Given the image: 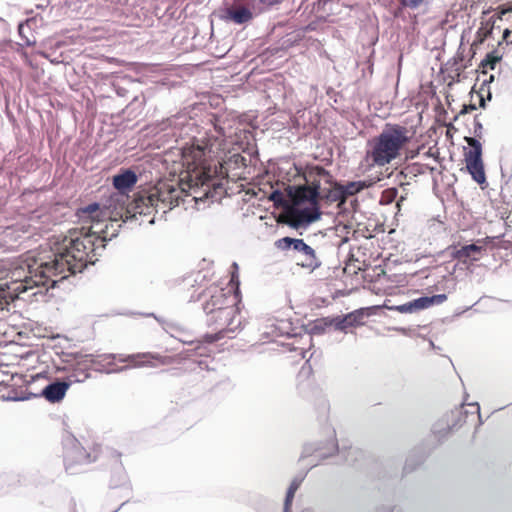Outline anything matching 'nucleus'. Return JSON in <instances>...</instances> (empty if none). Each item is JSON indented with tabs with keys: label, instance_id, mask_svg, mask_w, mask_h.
<instances>
[{
	"label": "nucleus",
	"instance_id": "obj_34",
	"mask_svg": "<svg viewBox=\"0 0 512 512\" xmlns=\"http://www.w3.org/2000/svg\"><path fill=\"white\" fill-rule=\"evenodd\" d=\"M492 28H493V27H491V28H490V30H488V31L484 34V36H485V37H487V35L491 33Z\"/></svg>",
	"mask_w": 512,
	"mask_h": 512
},
{
	"label": "nucleus",
	"instance_id": "obj_3",
	"mask_svg": "<svg viewBox=\"0 0 512 512\" xmlns=\"http://www.w3.org/2000/svg\"><path fill=\"white\" fill-rule=\"evenodd\" d=\"M52 251L53 258L41 261L36 268L27 264L26 268L19 266L11 272L10 281L0 285V312L8 311L9 305L16 299L29 300L39 294L44 295L59 280L68 277V269H56L55 262H59V259L55 247Z\"/></svg>",
	"mask_w": 512,
	"mask_h": 512
},
{
	"label": "nucleus",
	"instance_id": "obj_33",
	"mask_svg": "<svg viewBox=\"0 0 512 512\" xmlns=\"http://www.w3.org/2000/svg\"><path fill=\"white\" fill-rule=\"evenodd\" d=\"M23 29H24V24H19V26H18V32H19V34H20V35L24 34Z\"/></svg>",
	"mask_w": 512,
	"mask_h": 512
},
{
	"label": "nucleus",
	"instance_id": "obj_35",
	"mask_svg": "<svg viewBox=\"0 0 512 512\" xmlns=\"http://www.w3.org/2000/svg\"><path fill=\"white\" fill-rule=\"evenodd\" d=\"M510 16H511V15H506V16L503 18V20H509Z\"/></svg>",
	"mask_w": 512,
	"mask_h": 512
},
{
	"label": "nucleus",
	"instance_id": "obj_25",
	"mask_svg": "<svg viewBox=\"0 0 512 512\" xmlns=\"http://www.w3.org/2000/svg\"><path fill=\"white\" fill-rule=\"evenodd\" d=\"M396 196H397V189H396V188L386 189V190L382 193V197H381L380 202H381L382 204H389V203H391L392 201H394V199L396 198Z\"/></svg>",
	"mask_w": 512,
	"mask_h": 512
},
{
	"label": "nucleus",
	"instance_id": "obj_1",
	"mask_svg": "<svg viewBox=\"0 0 512 512\" xmlns=\"http://www.w3.org/2000/svg\"><path fill=\"white\" fill-rule=\"evenodd\" d=\"M217 135L208 134L198 144L184 147L181 153L179 180H161L154 186L140 190L129 211L133 216H151L161 211L165 214L177 206L187 190L201 187H215L221 154L226 150V140L222 131L215 128Z\"/></svg>",
	"mask_w": 512,
	"mask_h": 512
},
{
	"label": "nucleus",
	"instance_id": "obj_28",
	"mask_svg": "<svg viewBox=\"0 0 512 512\" xmlns=\"http://www.w3.org/2000/svg\"><path fill=\"white\" fill-rule=\"evenodd\" d=\"M511 14H512V7L499 6L497 8V18L501 21L503 20V18L506 15H511Z\"/></svg>",
	"mask_w": 512,
	"mask_h": 512
},
{
	"label": "nucleus",
	"instance_id": "obj_22",
	"mask_svg": "<svg viewBox=\"0 0 512 512\" xmlns=\"http://www.w3.org/2000/svg\"><path fill=\"white\" fill-rule=\"evenodd\" d=\"M301 480L294 479L287 491L286 498H285V504H284V512H289L291 504L293 502L294 496L298 488L300 487Z\"/></svg>",
	"mask_w": 512,
	"mask_h": 512
},
{
	"label": "nucleus",
	"instance_id": "obj_30",
	"mask_svg": "<svg viewBox=\"0 0 512 512\" xmlns=\"http://www.w3.org/2000/svg\"><path fill=\"white\" fill-rule=\"evenodd\" d=\"M230 285L232 288H235V291H238L239 288V278L237 271L233 272L230 279Z\"/></svg>",
	"mask_w": 512,
	"mask_h": 512
},
{
	"label": "nucleus",
	"instance_id": "obj_38",
	"mask_svg": "<svg viewBox=\"0 0 512 512\" xmlns=\"http://www.w3.org/2000/svg\"><path fill=\"white\" fill-rule=\"evenodd\" d=\"M233 267L237 270L238 266L236 263L233 264Z\"/></svg>",
	"mask_w": 512,
	"mask_h": 512
},
{
	"label": "nucleus",
	"instance_id": "obj_19",
	"mask_svg": "<svg viewBox=\"0 0 512 512\" xmlns=\"http://www.w3.org/2000/svg\"><path fill=\"white\" fill-rule=\"evenodd\" d=\"M467 412L463 406L457 407L447 415V424L450 431L461 428L467 421Z\"/></svg>",
	"mask_w": 512,
	"mask_h": 512
},
{
	"label": "nucleus",
	"instance_id": "obj_32",
	"mask_svg": "<svg viewBox=\"0 0 512 512\" xmlns=\"http://www.w3.org/2000/svg\"><path fill=\"white\" fill-rule=\"evenodd\" d=\"M476 107L474 105H469V106H466L464 105L463 106V109L460 111V114H465V113H468L469 111H472L474 110Z\"/></svg>",
	"mask_w": 512,
	"mask_h": 512
},
{
	"label": "nucleus",
	"instance_id": "obj_5",
	"mask_svg": "<svg viewBox=\"0 0 512 512\" xmlns=\"http://www.w3.org/2000/svg\"><path fill=\"white\" fill-rule=\"evenodd\" d=\"M466 142L470 146V149L464 153L466 168L474 181L483 184L486 181V175L482 160V145L473 137H467Z\"/></svg>",
	"mask_w": 512,
	"mask_h": 512
},
{
	"label": "nucleus",
	"instance_id": "obj_6",
	"mask_svg": "<svg viewBox=\"0 0 512 512\" xmlns=\"http://www.w3.org/2000/svg\"><path fill=\"white\" fill-rule=\"evenodd\" d=\"M276 247L280 250H288L293 248L296 251H304V259L297 262L303 268L315 269L319 266L318 258L312 247L307 245L303 239H295L291 237H284L276 241Z\"/></svg>",
	"mask_w": 512,
	"mask_h": 512
},
{
	"label": "nucleus",
	"instance_id": "obj_8",
	"mask_svg": "<svg viewBox=\"0 0 512 512\" xmlns=\"http://www.w3.org/2000/svg\"><path fill=\"white\" fill-rule=\"evenodd\" d=\"M110 358H112L114 361L118 360L120 362H126L127 367H141V366H147V365H155L156 363L159 364H166L167 357L159 356V355H153L150 353H138V354H131L124 357L123 355H119L118 357L116 355H111Z\"/></svg>",
	"mask_w": 512,
	"mask_h": 512
},
{
	"label": "nucleus",
	"instance_id": "obj_12",
	"mask_svg": "<svg viewBox=\"0 0 512 512\" xmlns=\"http://www.w3.org/2000/svg\"><path fill=\"white\" fill-rule=\"evenodd\" d=\"M330 174L322 167L315 166L304 172L305 186L315 188L316 197L321 195V182H329Z\"/></svg>",
	"mask_w": 512,
	"mask_h": 512
},
{
	"label": "nucleus",
	"instance_id": "obj_27",
	"mask_svg": "<svg viewBox=\"0 0 512 512\" xmlns=\"http://www.w3.org/2000/svg\"><path fill=\"white\" fill-rule=\"evenodd\" d=\"M426 0H400L404 7L415 9L422 5Z\"/></svg>",
	"mask_w": 512,
	"mask_h": 512
},
{
	"label": "nucleus",
	"instance_id": "obj_13",
	"mask_svg": "<svg viewBox=\"0 0 512 512\" xmlns=\"http://www.w3.org/2000/svg\"><path fill=\"white\" fill-rule=\"evenodd\" d=\"M229 298L223 289H217L213 294H211L210 299H208L204 305L203 309L206 314H212L214 312H224L226 310H233L232 305L228 304Z\"/></svg>",
	"mask_w": 512,
	"mask_h": 512
},
{
	"label": "nucleus",
	"instance_id": "obj_31",
	"mask_svg": "<svg viewBox=\"0 0 512 512\" xmlns=\"http://www.w3.org/2000/svg\"><path fill=\"white\" fill-rule=\"evenodd\" d=\"M121 315L126 316V317H133V316L153 317V318L157 319V316L154 313L121 314Z\"/></svg>",
	"mask_w": 512,
	"mask_h": 512
},
{
	"label": "nucleus",
	"instance_id": "obj_37",
	"mask_svg": "<svg viewBox=\"0 0 512 512\" xmlns=\"http://www.w3.org/2000/svg\"><path fill=\"white\" fill-rule=\"evenodd\" d=\"M480 103H481L482 106H484V100L483 99L480 100Z\"/></svg>",
	"mask_w": 512,
	"mask_h": 512
},
{
	"label": "nucleus",
	"instance_id": "obj_14",
	"mask_svg": "<svg viewBox=\"0 0 512 512\" xmlns=\"http://www.w3.org/2000/svg\"><path fill=\"white\" fill-rule=\"evenodd\" d=\"M138 177L130 169H122L117 175L113 176L114 188L122 194L130 192L136 185Z\"/></svg>",
	"mask_w": 512,
	"mask_h": 512
},
{
	"label": "nucleus",
	"instance_id": "obj_24",
	"mask_svg": "<svg viewBox=\"0 0 512 512\" xmlns=\"http://www.w3.org/2000/svg\"><path fill=\"white\" fill-rule=\"evenodd\" d=\"M330 328L338 331H345L349 327H355L356 324H363V322H324Z\"/></svg>",
	"mask_w": 512,
	"mask_h": 512
},
{
	"label": "nucleus",
	"instance_id": "obj_26",
	"mask_svg": "<svg viewBox=\"0 0 512 512\" xmlns=\"http://www.w3.org/2000/svg\"><path fill=\"white\" fill-rule=\"evenodd\" d=\"M499 61V58L497 56H494L492 54H488L486 58L482 61V66L489 67L490 69H494L496 63Z\"/></svg>",
	"mask_w": 512,
	"mask_h": 512
},
{
	"label": "nucleus",
	"instance_id": "obj_4",
	"mask_svg": "<svg viewBox=\"0 0 512 512\" xmlns=\"http://www.w3.org/2000/svg\"><path fill=\"white\" fill-rule=\"evenodd\" d=\"M410 139L407 127L387 123L377 136L369 140L365 159L370 166L384 167L401 156Z\"/></svg>",
	"mask_w": 512,
	"mask_h": 512
},
{
	"label": "nucleus",
	"instance_id": "obj_10",
	"mask_svg": "<svg viewBox=\"0 0 512 512\" xmlns=\"http://www.w3.org/2000/svg\"><path fill=\"white\" fill-rule=\"evenodd\" d=\"M276 322L270 325V334L273 339L279 337H298L307 332V327L301 322Z\"/></svg>",
	"mask_w": 512,
	"mask_h": 512
},
{
	"label": "nucleus",
	"instance_id": "obj_36",
	"mask_svg": "<svg viewBox=\"0 0 512 512\" xmlns=\"http://www.w3.org/2000/svg\"><path fill=\"white\" fill-rule=\"evenodd\" d=\"M149 223H154V216L148 220Z\"/></svg>",
	"mask_w": 512,
	"mask_h": 512
},
{
	"label": "nucleus",
	"instance_id": "obj_18",
	"mask_svg": "<svg viewBox=\"0 0 512 512\" xmlns=\"http://www.w3.org/2000/svg\"><path fill=\"white\" fill-rule=\"evenodd\" d=\"M445 295H436L432 297H421L419 299H416L412 302H409L408 304H404L400 307L402 311H413V310H422L429 306H431L434 302H441L443 299H445Z\"/></svg>",
	"mask_w": 512,
	"mask_h": 512
},
{
	"label": "nucleus",
	"instance_id": "obj_16",
	"mask_svg": "<svg viewBox=\"0 0 512 512\" xmlns=\"http://www.w3.org/2000/svg\"><path fill=\"white\" fill-rule=\"evenodd\" d=\"M99 449H93V455L90 453H86L81 447H74L69 450L66 457V468L69 469L72 467L73 463H90L95 461L98 456Z\"/></svg>",
	"mask_w": 512,
	"mask_h": 512
},
{
	"label": "nucleus",
	"instance_id": "obj_11",
	"mask_svg": "<svg viewBox=\"0 0 512 512\" xmlns=\"http://www.w3.org/2000/svg\"><path fill=\"white\" fill-rule=\"evenodd\" d=\"M484 241L477 240L476 243L454 248L452 256L460 262L467 263L478 261L482 257Z\"/></svg>",
	"mask_w": 512,
	"mask_h": 512
},
{
	"label": "nucleus",
	"instance_id": "obj_9",
	"mask_svg": "<svg viewBox=\"0 0 512 512\" xmlns=\"http://www.w3.org/2000/svg\"><path fill=\"white\" fill-rule=\"evenodd\" d=\"M288 194L292 205L318 207L319 197H316L315 188L310 189L308 186L300 185L294 188H290Z\"/></svg>",
	"mask_w": 512,
	"mask_h": 512
},
{
	"label": "nucleus",
	"instance_id": "obj_7",
	"mask_svg": "<svg viewBox=\"0 0 512 512\" xmlns=\"http://www.w3.org/2000/svg\"><path fill=\"white\" fill-rule=\"evenodd\" d=\"M320 217L318 207H302L291 205L283 215L284 222L293 228H300L312 223Z\"/></svg>",
	"mask_w": 512,
	"mask_h": 512
},
{
	"label": "nucleus",
	"instance_id": "obj_2",
	"mask_svg": "<svg viewBox=\"0 0 512 512\" xmlns=\"http://www.w3.org/2000/svg\"><path fill=\"white\" fill-rule=\"evenodd\" d=\"M80 218L91 222L90 226H83L79 231L70 232L60 242L55 243L59 262H55L57 269L65 267L70 274L81 272L88 263H94L93 258L99 248L105 247V242L116 236L113 228L111 212L98 203H93L81 209Z\"/></svg>",
	"mask_w": 512,
	"mask_h": 512
},
{
	"label": "nucleus",
	"instance_id": "obj_29",
	"mask_svg": "<svg viewBox=\"0 0 512 512\" xmlns=\"http://www.w3.org/2000/svg\"><path fill=\"white\" fill-rule=\"evenodd\" d=\"M223 337H224V331H219L216 334H206L204 336V339H205L206 342L212 343V342H215V341H217V340H219V339H221Z\"/></svg>",
	"mask_w": 512,
	"mask_h": 512
},
{
	"label": "nucleus",
	"instance_id": "obj_15",
	"mask_svg": "<svg viewBox=\"0 0 512 512\" xmlns=\"http://www.w3.org/2000/svg\"><path fill=\"white\" fill-rule=\"evenodd\" d=\"M70 387V383L65 381H57L47 385L42 390V395L51 403H56L61 401L67 390Z\"/></svg>",
	"mask_w": 512,
	"mask_h": 512
},
{
	"label": "nucleus",
	"instance_id": "obj_20",
	"mask_svg": "<svg viewBox=\"0 0 512 512\" xmlns=\"http://www.w3.org/2000/svg\"><path fill=\"white\" fill-rule=\"evenodd\" d=\"M32 322L23 323L21 326L13 325L11 327V331H5V335H9L12 337V341H24L30 340L31 335L29 333V328L32 327Z\"/></svg>",
	"mask_w": 512,
	"mask_h": 512
},
{
	"label": "nucleus",
	"instance_id": "obj_39",
	"mask_svg": "<svg viewBox=\"0 0 512 512\" xmlns=\"http://www.w3.org/2000/svg\"><path fill=\"white\" fill-rule=\"evenodd\" d=\"M299 252H300V254H302V256L304 257V251H299Z\"/></svg>",
	"mask_w": 512,
	"mask_h": 512
},
{
	"label": "nucleus",
	"instance_id": "obj_17",
	"mask_svg": "<svg viewBox=\"0 0 512 512\" xmlns=\"http://www.w3.org/2000/svg\"><path fill=\"white\" fill-rule=\"evenodd\" d=\"M366 187V184L362 181L348 182L345 185H337L334 189V200H339L344 203L348 196H353Z\"/></svg>",
	"mask_w": 512,
	"mask_h": 512
},
{
	"label": "nucleus",
	"instance_id": "obj_21",
	"mask_svg": "<svg viewBox=\"0 0 512 512\" xmlns=\"http://www.w3.org/2000/svg\"><path fill=\"white\" fill-rule=\"evenodd\" d=\"M378 311H382V308L379 306L361 308L359 310H356L355 312L348 314L342 320L356 321L363 317H370V316L376 314V312H378Z\"/></svg>",
	"mask_w": 512,
	"mask_h": 512
},
{
	"label": "nucleus",
	"instance_id": "obj_23",
	"mask_svg": "<svg viewBox=\"0 0 512 512\" xmlns=\"http://www.w3.org/2000/svg\"><path fill=\"white\" fill-rule=\"evenodd\" d=\"M32 327L29 328V333L32 338H49L50 335L46 328H42L39 322H32Z\"/></svg>",
	"mask_w": 512,
	"mask_h": 512
}]
</instances>
